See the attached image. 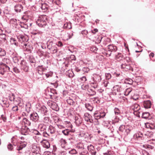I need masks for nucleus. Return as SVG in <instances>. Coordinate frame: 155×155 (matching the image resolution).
Listing matches in <instances>:
<instances>
[{
	"label": "nucleus",
	"instance_id": "obj_1",
	"mask_svg": "<svg viewBox=\"0 0 155 155\" xmlns=\"http://www.w3.org/2000/svg\"><path fill=\"white\" fill-rule=\"evenodd\" d=\"M15 138L14 137H13L11 139L12 144L9 143L8 145V149L10 150H12L14 148L13 145L15 147H16V149L18 150H22L23 148L25 147L26 146V144H17L16 143H15L14 141H15ZM15 140H16L15 139Z\"/></svg>",
	"mask_w": 155,
	"mask_h": 155
},
{
	"label": "nucleus",
	"instance_id": "obj_2",
	"mask_svg": "<svg viewBox=\"0 0 155 155\" xmlns=\"http://www.w3.org/2000/svg\"><path fill=\"white\" fill-rule=\"evenodd\" d=\"M47 17L46 15H43L38 18L36 23L39 27L44 28L47 26Z\"/></svg>",
	"mask_w": 155,
	"mask_h": 155
},
{
	"label": "nucleus",
	"instance_id": "obj_3",
	"mask_svg": "<svg viewBox=\"0 0 155 155\" xmlns=\"http://www.w3.org/2000/svg\"><path fill=\"white\" fill-rule=\"evenodd\" d=\"M84 118L85 121L90 122L91 123H93L95 122L97 124H99V121L97 120L95 118L94 113V114L93 117L88 113H86L84 114Z\"/></svg>",
	"mask_w": 155,
	"mask_h": 155
},
{
	"label": "nucleus",
	"instance_id": "obj_4",
	"mask_svg": "<svg viewBox=\"0 0 155 155\" xmlns=\"http://www.w3.org/2000/svg\"><path fill=\"white\" fill-rule=\"evenodd\" d=\"M117 50V47L112 44L108 45L107 50L104 51V54L107 56L109 57L111 55V52H115Z\"/></svg>",
	"mask_w": 155,
	"mask_h": 155
},
{
	"label": "nucleus",
	"instance_id": "obj_5",
	"mask_svg": "<svg viewBox=\"0 0 155 155\" xmlns=\"http://www.w3.org/2000/svg\"><path fill=\"white\" fill-rule=\"evenodd\" d=\"M9 71L13 73L12 71H10V68L6 64H3L0 65V74L3 75Z\"/></svg>",
	"mask_w": 155,
	"mask_h": 155
},
{
	"label": "nucleus",
	"instance_id": "obj_6",
	"mask_svg": "<svg viewBox=\"0 0 155 155\" xmlns=\"http://www.w3.org/2000/svg\"><path fill=\"white\" fill-rule=\"evenodd\" d=\"M106 114L105 111L103 110H101L99 111H96L94 113V117L97 120L104 118Z\"/></svg>",
	"mask_w": 155,
	"mask_h": 155
},
{
	"label": "nucleus",
	"instance_id": "obj_7",
	"mask_svg": "<svg viewBox=\"0 0 155 155\" xmlns=\"http://www.w3.org/2000/svg\"><path fill=\"white\" fill-rule=\"evenodd\" d=\"M31 133L37 135H42L43 137L47 138H49V134L47 133L46 131L42 132L41 131L40 132H39L36 129H31L30 131Z\"/></svg>",
	"mask_w": 155,
	"mask_h": 155
},
{
	"label": "nucleus",
	"instance_id": "obj_8",
	"mask_svg": "<svg viewBox=\"0 0 155 155\" xmlns=\"http://www.w3.org/2000/svg\"><path fill=\"white\" fill-rule=\"evenodd\" d=\"M21 70L25 72H28L29 71V67L26 61L24 59L21 61L20 63Z\"/></svg>",
	"mask_w": 155,
	"mask_h": 155
},
{
	"label": "nucleus",
	"instance_id": "obj_9",
	"mask_svg": "<svg viewBox=\"0 0 155 155\" xmlns=\"http://www.w3.org/2000/svg\"><path fill=\"white\" fill-rule=\"evenodd\" d=\"M48 104L54 110L58 111L59 110V107L58 104L54 102L53 101H48Z\"/></svg>",
	"mask_w": 155,
	"mask_h": 155
},
{
	"label": "nucleus",
	"instance_id": "obj_10",
	"mask_svg": "<svg viewBox=\"0 0 155 155\" xmlns=\"http://www.w3.org/2000/svg\"><path fill=\"white\" fill-rule=\"evenodd\" d=\"M30 120L34 122H38L39 116L36 112L32 113L30 116Z\"/></svg>",
	"mask_w": 155,
	"mask_h": 155
},
{
	"label": "nucleus",
	"instance_id": "obj_11",
	"mask_svg": "<svg viewBox=\"0 0 155 155\" xmlns=\"http://www.w3.org/2000/svg\"><path fill=\"white\" fill-rule=\"evenodd\" d=\"M30 131V129L26 126H23L21 127L20 132L22 134L27 135L29 134Z\"/></svg>",
	"mask_w": 155,
	"mask_h": 155
},
{
	"label": "nucleus",
	"instance_id": "obj_12",
	"mask_svg": "<svg viewBox=\"0 0 155 155\" xmlns=\"http://www.w3.org/2000/svg\"><path fill=\"white\" fill-rule=\"evenodd\" d=\"M17 39L18 41L21 43L23 42H27L28 41V39L27 37L23 35H17Z\"/></svg>",
	"mask_w": 155,
	"mask_h": 155
},
{
	"label": "nucleus",
	"instance_id": "obj_13",
	"mask_svg": "<svg viewBox=\"0 0 155 155\" xmlns=\"http://www.w3.org/2000/svg\"><path fill=\"white\" fill-rule=\"evenodd\" d=\"M23 6L20 4H16L14 7L15 11L17 12H21L23 11Z\"/></svg>",
	"mask_w": 155,
	"mask_h": 155
},
{
	"label": "nucleus",
	"instance_id": "obj_14",
	"mask_svg": "<svg viewBox=\"0 0 155 155\" xmlns=\"http://www.w3.org/2000/svg\"><path fill=\"white\" fill-rule=\"evenodd\" d=\"M53 43V42L52 41L50 40L48 41L47 43V48L49 50L52 49L53 53H56L57 51V49H55L54 47L53 48L52 47Z\"/></svg>",
	"mask_w": 155,
	"mask_h": 155
},
{
	"label": "nucleus",
	"instance_id": "obj_15",
	"mask_svg": "<svg viewBox=\"0 0 155 155\" xmlns=\"http://www.w3.org/2000/svg\"><path fill=\"white\" fill-rule=\"evenodd\" d=\"M103 125L106 127L108 129H110L111 132L112 133L114 131V129L112 126L110 124L109 121H104L103 122Z\"/></svg>",
	"mask_w": 155,
	"mask_h": 155
},
{
	"label": "nucleus",
	"instance_id": "obj_16",
	"mask_svg": "<svg viewBox=\"0 0 155 155\" xmlns=\"http://www.w3.org/2000/svg\"><path fill=\"white\" fill-rule=\"evenodd\" d=\"M41 143L44 148L46 149H48L50 148V144L49 142L46 140H43L41 142Z\"/></svg>",
	"mask_w": 155,
	"mask_h": 155
},
{
	"label": "nucleus",
	"instance_id": "obj_17",
	"mask_svg": "<svg viewBox=\"0 0 155 155\" xmlns=\"http://www.w3.org/2000/svg\"><path fill=\"white\" fill-rule=\"evenodd\" d=\"M115 59L118 61H120L125 59L124 55L121 53L118 52L115 55Z\"/></svg>",
	"mask_w": 155,
	"mask_h": 155
},
{
	"label": "nucleus",
	"instance_id": "obj_18",
	"mask_svg": "<svg viewBox=\"0 0 155 155\" xmlns=\"http://www.w3.org/2000/svg\"><path fill=\"white\" fill-rule=\"evenodd\" d=\"M39 112H40L43 115H46L48 114V111L47 110V108L45 106H43L39 109Z\"/></svg>",
	"mask_w": 155,
	"mask_h": 155
},
{
	"label": "nucleus",
	"instance_id": "obj_19",
	"mask_svg": "<svg viewBox=\"0 0 155 155\" xmlns=\"http://www.w3.org/2000/svg\"><path fill=\"white\" fill-rule=\"evenodd\" d=\"M88 150L92 155H95L96 153V151L94 150V148L93 145L90 144L87 147Z\"/></svg>",
	"mask_w": 155,
	"mask_h": 155
},
{
	"label": "nucleus",
	"instance_id": "obj_20",
	"mask_svg": "<svg viewBox=\"0 0 155 155\" xmlns=\"http://www.w3.org/2000/svg\"><path fill=\"white\" fill-rule=\"evenodd\" d=\"M133 127L130 125H127L125 130V134L127 135L133 130Z\"/></svg>",
	"mask_w": 155,
	"mask_h": 155
},
{
	"label": "nucleus",
	"instance_id": "obj_21",
	"mask_svg": "<svg viewBox=\"0 0 155 155\" xmlns=\"http://www.w3.org/2000/svg\"><path fill=\"white\" fill-rule=\"evenodd\" d=\"M151 105V102L149 100L144 101L143 103V106L145 108H150Z\"/></svg>",
	"mask_w": 155,
	"mask_h": 155
},
{
	"label": "nucleus",
	"instance_id": "obj_22",
	"mask_svg": "<svg viewBox=\"0 0 155 155\" xmlns=\"http://www.w3.org/2000/svg\"><path fill=\"white\" fill-rule=\"evenodd\" d=\"M74 119V123H75L76 125L78 126H80L82 123L81 119L80 117H78V116H75Z\"/></svg>",
	"mask_w": 155,
	"mask_h": 155
},
{
	"label": "nucleus",
	"instance_id": "obj_23",
	"mask_svg": "<svg viewBox=\"0 0 155 155\" xmlns=\"http://www.w3.org/2000/svg\"><path fill=\"white\" fill-rule=\"evenodd\" d=\"M93 104L92 103H86L85 104V107L90 111H92L93 110Z\"/></svg>",
	"mask_w": 155,
	"mask_h": 155
},
{
	"label": "nucleus",
	"instance_id": "obj_24",
	"mask_svg": "<svg viewBox=\"0 0 155 155\" xmlns=\"http://www.w3.org/2000/svg\"><path fill=\"white\" fill-rule=\"evenodd\" d=\"M143 134L141 132H138L136 133L134 135V137L137 139H142L143 137Z\"/></svg>",
	"mask_w": 155,
	"mask_h": 155
},
{
	"label": "nucleus",
	"instance_id": "obj_25",
	"mask_svg": "<svg viewBox=\"0 0 155 155\" xmlns=\"http://www.w3.org/2000/svg\"><path fill=\"white\" fill-rule=\"evenodd\" d=\"M35 148L34 147L32 149V151L33 152L37 154L40 153V148L39 147H35Z\"/></svg>",
	"mask_w": 155,
	"mask_h": 155
},
{
	"label": "nucleus",
	"instance_id": "obj_26",
	"mask_svg": "<svg viewBox=\"0 0 155 155\" xmlns=\"http://www.w3.org/2000/svg\"><path fill=\"white\" fill-rule=\"evenodd\" d=\"M17 55V54L16 53H14L12 55L13 61L15 63H17L19 60L18 58Z\"/></svg>",
	"mask_w": 155,
	"mask_h": 155
},
{
	"label": "nucleus",
	"instance_id": "obj_27",
	"mask_svg": "<svg viewBox=\"0 0 155 155\" xmlns=\"http://www.w3.org/2000/svg\"><path fill=\"white\" fill-rule=\"evenodd\" d=\"M150 115V113L148 112H144L142 113L141 117L146 119H150L149 116Z\"/></svg>",
	"mask_w": 155,
	"mask_h": 155
},
{
	"label": "nucleus",
	"instance_id": "obj_28",
	"mask_svg": "<svg viewBox=\"0 0 155 155\" xmlns=\"http://www.w3.org/2000/svg\"><path fill=\"white\" fill-rule=\"evenodd\" d=\"M49 6L46 3H42L41 8L42 10H44V11H46L49 7Z\"/></svg>",
	"mask_w": 155,
	"mask_h": 155
},
{
	"label": "nucleus",
	"instance_id": "obj_29",
	"mask_svg": "<svg viewBox=\"0 0 155 155\" xmlns=\"http://www.w3.org/2000/svg\"><path fill=\"white\" fill-rule=\"evenodd\" d=\"M2 104H3L2 106L3 107H9V104L8 102L5 99H2L1 102Z\"/></svg>",
	"mask_w": 155,
	"mask_h": 155
},
{
	"label": "nucleus",
	"instance_id": "obj_30",
	"mask_svg": "<svg viewBox=\"0 0 155 155\" xmlns=\"http://www.w3.org/2000/svg\"><path fill=\"white\" fill-rule=\"evenodd\" d=\"M67 103L71 105H73L75 104V102L72 99L69 97L67 100Z\"/></svg>",
	"mask_w": 155,
	"mask_h": 155
},
{
	"label": "nucleus",
	"instance_id": "obj_31",
	"mask_svg": "<svg viewBox=\"0 0 155 155\" xmlns=\"http://www.w3.org/2000/svg\"><path fill=\"white\" fill-rule=\"evenodd\" d=\"M113 89L114 91H116L117 92H120L122 90V88L121 86H120L118 85H116L114 87Z\"/></svg>",
	"mask_w": 155,
	"mask_h": 155
},
{
	"label": "nucleus",
	"instance_id": "obj_32",
	"mask_svg": "<svg viewBox=\"0 0 155 155\" xmlns=\"http://www.w3.org/2000/svg\"><path fill=\"white\" fill-rule=\"evenodd\" d=\"M62 132L64 134L65 136H68L71 135V132L68 129H66L65 130H63L62 131Z\"/></svg>",
	"mask_w": 155,
	"mask_h": 155
},
{
	"label": "nucleus",
	"instance_id": "obj_33",
	"mask_svg": "<svg viewBox=\"0 0 155 155\" xmlns=\"http://www.w3.org/2000/svg\"><path fill=\"white\" fill-rule=\"evenodd\" d=\"M64 28L70 29L71 28V24L70 22H66L64 24Z\"/></svg>",
	"mask_w": 155,
	"mask_h": 155
},
{
	"label": "nucleus",
	"instance_id": "obj_34",
	"mask_svg": "<svg viewBox=\"0 0 155 155\" xmlns=\"http://www.w3.org/2000/svg\"><path fill=\"white\" fill-rule=\"evenodd\" d=\"M113 75L115 77H120L122 76V73L121 72L116 71L113 73Z\"/></svg>",
	"mask_w": 155,
	"mask_h": 155
},
{
	"label": "nucleus",
	"instance_id": "obj_35",
	"mask_svg": "<svg viewBox=\"0 0 155 155\" xmlns=\"http://www.w3.org/2000/svg\"><path fill=\"white\" fill-rule=\"evenodd\" d=\"M76 147L79 149H83L84 148L83 143L81 142H79L76 145Z\"/></svg>",
	"mask_w": 155,
	"mask_h": 155
},
{
	"label": "nucleus",
	"instance_id": "obj_36",
	"mask_svg": "<svg viewBox=\"0 0 155 155\" xmlns=\"http://www.w3.org/2000/svg\"><path fill=\"white\" fill-rule=\"evenodd\" d=\"M87 91L90 95H94L96 94L95 91L91 88H88Z\"/></svg>",
	"mask_w": 155,
	"mask_h": 155
},
{
	"label": "nucleus",
	"instance_id": "obj_37",
	"mask_svg": "<svg viewBox=\"0 0 155 155\" xmlns=\"http://www.w3.org/2000/svg\"><path fill=\"white\" fill-rule=\"evenodd\" d=\"M133 80L130 78H126L125 79V83L128 84H133Z\"/></svg>",
	"mask_w": 155,
	"mask_h": 155
},
{
	"label": "nucleus",
	"instance_id": "obj_38",
	"mask_svg": "<svg viewBox=\"0 0 155 155\" xmlns=\"http://www.w3.org/2000/svg\"><path fill=\"white\" fill-rule=\"evenodd\" d=\"M6 53L5 50L4 49L0 48V56H5L6 54Z\"/></svg>",
	"mask_w": 155,
	"mask_h": 155
},
{
	"label": "nucleus",
	"instance_id": "obj_39",
	"mask_svg": "<svg viewBox=\"0 0 155 155\" xmlns=\"http://www.w3.org/2000/svg\"><path fill=\"white\" fill-rule=\"evenodd\" d=\"M125 128L126 127L124 125H121L119 127V131L123 133L125 131L124 130H125Z\"/></svg>",
	"mask_w": 155,
	"mask_h": 155
},
{
	"label": "nucleus",
	"instance_id": "obj_40",
	"mask_svg": "<svg viewBox=\"0 0 155 155\" xmlns=\"http://www.w3.org/2000/svg\"><path fill=\"white\" fill-rule=\"evenodd\" d=\"M23 121L26 125L30 126L31 125V123L28 119L25 118H24Z\"/></svg>",
	"mask_w": 155,
	"mask_h": 155
},
{
	"label": "nucleus",
	"instance_id": "obj_41",
	"mask_svg": "<svg viewBox=\"0 0 155 155\" xmlns=\"http://www.w3.org/2000/svg\"><path fill=\"white\" fill-rule=\"evenodd\" d=\"M20 25L21 28H24L25 29H28V26L27 24L25 23L24 22H20Z\"/></svg>",
	"mask_w": 155,
	"mask_h": 155
},
{
	"label": "nucleus",
	"instance_id": "obj_42",
	"mask_svg": "<svg viewBox=\"0 0 155 155\" xmlns=\"http://www.w3.org/2000/svg\"><path fill=\"white\" fill-rule=\"evenodd\" d=\"M43 67V65L38 66L37 67V70L38 71V73L40 75L44 74L43 73L42 71L41 70V67Z\"/></svg>",
	"mask_w": 155,
	"mask_h": 155
},
{
	"label": "nucleus",
	"instance_id": "obj_43",
	"mask_svg": "<svg viewBox=\"0 0 155 155\" xmlns=\"http://www.w3.org/2000/svg\"><path fill=\"white\" fill-rule=\"evenodd\" d=\"M90 71V69L89 68L87 67H84L81 70V73H88Z\"/></svg>",
	"mask_w": 155,
	"mask_h": 155
},
{
	"label": "nucleus",
	"instance_id": "obj_44",
	"mask_svg": "<svg viewBox=\"0 0 155 155\" xmlns=\"http://www.w3.org/2000/svg\"><path fill=\"white\" fill-rule=\"evenodd\" d=\"M53 72L52 71H50L45 74V75L47 78L51 77L52 76Z\"/></svg>",
	"mask_w": 155,
	"mask_h": 155
},
{
	"label": "nucleus",
	"instance_id": "obj_45",
	"mask_svg": "<svg viewBox=\"0 0 155 155\" xmlns=\"http://www.w3.org/2000/svg\"><path fill=\"white\" fill-rule=\"evenodd\" d=\"M145 127L147 128H150L151 129H154V127L150 124L149 123H147L145 124Z\"/></svg>",
	"mask_w": 155,
	"mask_h": 155
},
{
	"label": "nucleus",
	"instance_id": "obj_46",
	"mask_svg": "<svg viewBox=\"0 0 155 155\" xmlns=\"http://www.w3.org/2000/svg\"><path fill=\"white\" fill-rule=\"evenodd\" d=\"M11 41L13 42V44H14L15 45L17 46L18 45V44L15 38H11L10 39Z\"/></svg>",
	"mask_w": 155,
	"mask_h": 155
},
{
	"label": "nucleus",
	"instance_id": "obj_47",
	"mask_svg": "<svg viewBox=\"0 0 155 155\" xmlns=\"http://www.w3.org/2000/svg\"><path fill=\"white\" fill-rule=\"evenodd\" d=\"M101 76H98L97 75V76H96L95 78H94V79L95 80V81L97 82H99L101 81Z\"/></svg>",
	"mask_w": 155,
	"mask_h": 155
},
{
	"label": "nucleus",
	"instance_id": "obj_48",
	"mask_svg": "<svg viewBox=\"0 0 155 155\" xmlns=\"http://www.w3.org/2000/svg\"><path fill=\"white\" fill-rule=\"evenodd\" d=\"M12 70L13 71L16 73H19L20 72V69L16 67H14Z\"/></svg>",
	"mask_w": 155,
	"mask_h": 155
},
{
	"label": "nucleus",
	"instance_id": "obj_49",
	"mask_svg": "<svg viewBox=\"0 0 155 155\" xmlns=\"http://www.w3.org/2000/svg\"><path fill=\"white\" fill-rule=\"evenodd\" d=\"M6 35L3 33V31L0 34V38L3 39V40L5 41L6 40Z\"/></svg>",
	"mask_w": 155,
	"mask_h": 155
},
{
	"label": "nucleus",
	"instance_id": "obj_50",
	"mask_svg": "<svg viewBox=\"0 0 155 155\" xmlns=\"http://www.w3.org/2000/svg\"><path fill=\"white\" fill-rule=\"evenodd\" d=\"M81 34L84 36H85L87 34L90 35L89 31L88 32L86 30H82L81 32Z\"/></svg>",
	"mask_w": 155,
	"mask_h": 155
},
{
	"label": "nucleus",
	"instance_id": "obj_51",
	"mask_svg": "<svg viewBox=\"0 0 155 155\" xmlns=\"http://www.w3.org/2000/svg\"><path fill=\"white\" fill-rule=\"evenodd\" d=\"M17 19L15 18H12L10 20V22L11 23L15 25H17Z\"/></svg>",
	"mask_w": 155,
	"mask_h": 155
},
{
	"label": "nucleus",
	"instance_id": "obj_52",
	"mask_svg": "<svg viewBox=\"0 0 155 155\" xmlns=\"http://www.w3.org/2000/svg\"><path fill=\"white\" fill-rule=\"evenodd\" d=\"M98 31V30L97 28H95L93 30H91L89 31L90 35H91V34H94L96 33V32Z\"/></svg>",
	"mask_w": 155,
	"mask_h": 155
},
{
	"label": "nucleus",
	"instance_id": "obj_53",
	"mask_svg": "<svg viewBox=\"0 0 155 155\" xmlns=\"http://www.w3.org/2000/svg\"><path fill=\"white\" fill-rule=\"evenodd\" d=\"M105 76L106 79L109 80L111 78V75L110 73H106L105 74Z\"/></svg>",
	"mask_w": 155,
	"mask_h": 155
},
{
	"label": "nucleus",
	"instance_id": "obj_54",
	"mask_svg": "<svg viewBox=\"0 0 155 155\" xmlns=\"http://www.w3.org/2000/svg\"><path fill=\"white\" fill-rule=\"evenodd\" d=\"M53 3L54 4L59 5L61 3V1L59 0H53L52 1Z\"/></svg>",
	"mask_w": 155,
	"mask_h": 155
},
{
	"label": "nucleus",
	"instance_id": "obj_55",
	"mask_svg": "<svg viewBox=\"0 0 155 155\" xmlns=\"http://www.w3.org/2000/svg\"><path fill=\"white\" fill-rule=\"evenodd\" d=\"M131 90L130 88L127 89L125 92H124V94L126 96L128 95L131 92Z\"/></svg>",
	"mask_w": 155,
	"mask_h": 155
},
{
	"label": "nucleus",
	"instance_id": "obj_56",
	"mask_svg": "<svg viewBox=\"0 0 155 155\" xmlns=\"http://www.w3.org/2000/svg\"><path fill=\"white\" fill-rule=\"evenodd\" d=\"M68 153L71 154H75L77 153L76 150L74 149H72L69 151Z\"/></svg>",
	"mask_w": 155,
	"mask_h": 155
},
{
	"label": "nucleus",
	"instance_id": "obj_57",
	"mask_svg": "<svg viewBox=\"0 0 155 155\" xmlns=\"http://www.w3.org/2000/svg\"><path fill=\"white\" fill-rule=\"evenodd\" d=\"M97 49L98 48L95 46H93L90 48L91 51L94 52H95V51H97Z\"/></svg>",
	"mask_w": 155,
	"mask_h": 155
},
{
	"label": "nucleus",
	"instance_id": "obj_58",
	"mask_svg": "<svg viewBox=\"0 0 155 155\" xmlns=\"http://www.w3.org/2000/svg\"><path fill=\"white\" fill-rule=\"evenodd\" d=\"M29 60L31 63H34L35 62V58L32 56L30 57Z\"/></svg>",
	"mask_w": 155,
	"mask_h": 155
},
{
	"label": "nucleus",
	"instance_id": "obj_59",
	"mask_svg": "<svg viewBox=\"0 0 155 155\" xmlns=\"http://www.w3.org/2000/svg\"><path fill=\"white\" fill-rule=\"evenodd\" d=\"M114 112L115 115H118L120 113V110L117 108H115L114 109Z\"/></svg>",
	"mask_w": 155,
	"mask_h": 155
},
{
	"label": "nucleus",
	"instance_id": "obj_60",
	"mask_svg": "<svg viewBox=\"0 0 155 155\" xmlns=\"http://www.w3.org/2000/svg\"><path fill=\"white\" fill-rule=\"evenodd\" d=\"M50 92L52 94H57L56 90L53 88H50Z\"/></svg>",
	"mask_w": 155,
	"mask_h": 155
},
{
	"label": "nucleus",
	"instance_id": "obj_61",
	"mask_svg": "<svg viewBox=\"0 0 155 155\" xmlns=\"http://www.w3.org/2000/svg\"><path fill=\"white\" fill-rule=\"evenodd\" d=\"M132 69L130 66L129 64H127L126 66L125 67V71H128L129 70H131Z\"/></svg>",
	"mask_w": 155,
	"mask_h": 155
},
{
	"label": "nucleus",
	"instance_id": "obj_62",
	"mask_svg": "<svg viewBox=\"0 0 155 155\" xmlns=\"http://www.w3.org/2000/svg\"><path fill=\"white\" fill-rule=\"evenodd\" d=\"M49 118L48 117H45L44 118V122L45 123H48L49 121Z\"/></svg>",
	"mask_w": 155,
	"mask_h": 155
},
{
	"label": "nucleus",
	"instance_id": "obj_63",
	"mask_svg": "<svg viewBox=\"0 0 155 155\" xmlns=\"http://www.w3.org/2000/svg\"><path fill=\"white\" fill-rule=\"evenodd\" d=\"M80 80L82 81V82H84L87 81V79L86 77L85 76H84L80 78Z\"/></svg>",
	"mask_w": 155,
	"mask_h": 155
},
{
	"label": "nucleus",
	"instance_id": "obj_64",
	"mask_svg": "<svg viewBox=\"0 0 155 155\" xmlns=\"http://www.w3.org/2000/svg\"><path fill=\"white\" fill-rule=\"evenodd\" d=\"M104 155H114L113 153L110 151H107V152L104 153Z\"/></svg>",
	"mask_w": 155,
	"mask_h": 155
}]
</instances>
